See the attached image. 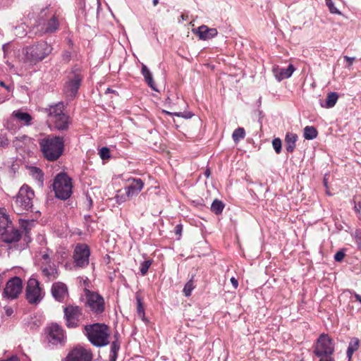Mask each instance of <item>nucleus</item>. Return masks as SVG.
<instances>
[{
  "instance_id": "1",
  "label": "nucleus",
  "mask_w": 361,
  "mask_h": 361,
  "mask_svg": "<svg viewBox=\"0 0 361 361\" xmlns=\"http://www.w3.org/2000/svg\"><path fill=\"white\" fill-rule=\"evenodd\" d=\"M53 51V47L44 40H40L23 49L22 54L25 63L36 65L47 58Z\"/></svg>"
},
{
  "instance_id": "2",
  "label": "nucleus",
  "mask_w": 361,
  "mask_h": 361,
  "mask_svg": "<svg viewBox=\"0 0 361 361\" xmlns=\"http://www.w3.org/2000/svg\"><path fill=\"white\" fill-rule=\"evenodd\" d=\"M44 157L48 161L57 160L63 154L64 140L63 137L47 135L39 141Z\"/></svg>"
},
{
  "instance_id": "3",
  "label": "nucleus",
  "mask_w": 361,
  "mask_h": 361,
  "mask_svg": "<svg viewBox=\"0 0 361 361\" xmlns=\"http://www.w3.org/2000/svg\"><path fill=\"white\" fill-rule=\"evenodd\" d=\"M46 112L48 114V122L54 129L63 131L68 128L71 118L65 112L63 102L50 105L46 109Z\"/></svg>"
},
{
  "instance_id": "4",
  "label": "nucleus",
  "mask_w": 361,
  "mask_h": 361,
  "mask_svg": "<svg viewBox=\"0 0 361 361\" xmlns=\"http://www.w3.org/2000/svg\"><path fill=\"white\" fill-rule=\"evenodd\" d=\"M86 335L92 344L97 347H102L109 343L110 330L104 324L96 323L85 326Z\"/></svg>"
},
{
  "instance_id": "5",
  "label": "nucleus",
  "mask_w": 361,
  "mask_h": 361,
  "mask_svg": "<svg viewBox=\"0 0 361 361\" xmlns=\"http://www.w3.org/2000/svg\"><path fill=\"white\" fill-rule=\"evenodd\" d=\"M59 26L58 18L54 13L46 9L40 13L39 19L35 26V32L39 36L51 34L58 30Z\"/></svg>"
},
{
  "instance_id": "6",
  "label": "nucleus",
  "mask_w": 361,
  "mask_h": 361,
  "mask_svg": "<svg viewBox=\"0 0 361 361\" xmlns=\"http://www.w3.org/2000/svg\"><path fill=\"white\" fill-rule=\"evenodd\" d=\"M35 193L33 190L27 185L24 184L20 188L12 204L18 214H23L32 210Z\"/></svg>"
},
{
  "instance_id": "7",
  "label": "nucleus",
  "mask_w": 361,
  "mask_h": 361,
  "mask_svg": "<svg viewBox=\"0 0 361 361\" xmlns=\"http://www.w3.org/2000/svg\"><path fill=\"white\" fill-rule=\"evenodd\" d=\"M82 79V71L79 67H74L68 73L63 88V92L68 99L71 100L75 97Z\"/></svg>"
},
{
  "instance_id": "8",
  "label": "nucleus",
  "mask_w": 361,
  "mask_h": 361,
  "mask_svg": "<svg viewBox=\"0 0 361 361\" xmlns=\"http://www.w3.org/2000/svg\"><path fill=\"white\" fill-rule=\"evenodd\" d=\"M52 186L55 196L58 199L66 200L73 193L72 179L65 173H60L56 176Z\"/></svg>"
},
{
  "instance_id": "9",
  "label": "nucleus",
  "mask_w": 361,
  "mask_h": 361,
  "mask_svg": "<svg viewBox=\"0 0 361 361\" xmlns=\"http://www.w3.org/2000/svg\"><path fill=\"white\" fill-rule=\"evenodd\" d=\"M49 250L42 253L39 261V269L42 275L48 281H54L59 277V272L56 264L51 261Z\"/></svg>"
},
{
  "instance_id": "10",
  "label": "nucleus",
  "mask_w": 361,
  "mask_h": 361,
  "mask_svg": "<svg viewBox=\"0 0 361 361\" xmlns=\"http://www.w3.org/2000/svg\"><path fill=\"white\" fill-rule=\"evenodd\" d=\"M45 292L38 280L30 278L25 288V298L31 305L39 304L44 298Z\"/></svg>"
},
{
  "instance_id": "11",
  "label": "nucleus",
  "mask_w": 361,
  "mask_h": 361,
  "mask_svg": "<svg viewBox=\"0 0 361 361\" xmlns=\"http://www.w3.org/2000/svg\"><path fill=\"white\" fill-rule=\"evenodd\" d=\"M334 341L327 334H322L317 338L314 353L319 357H327L329 358L334 353Z\"/></svg>"
},
{
  "instance_id": "12",
  "label": "nucleus",
  "mask_w": 361,
  "mask_h": 361,
  "mask_svg": "<svg viewBox=\"0 0 361 361\" xmlns=\"http://www.w3.org/2000/svg\"><path fill=\"white\" fill-rule=\"evenodd\" d=\"M90 249L85 243H78L73 254L74 267L76 268H85L90 263Z\"/></svg>"
},
{
  "instance_id": "13",
  "label": "nucleus",
  "mask_w": 361,
  "mask_h": 361,
  "mask_svg": "<svg viewBox=\"0 0 361 361\" xmlns=\"http://www.w3.org/2000/svg\"><path fill=\"white\" fill-rule=\"evenodd\" d=\"M63 312L67 327H77L82 316L81 308L78 306L68 305L64 307Z\"/></svg>"
},
{
  "instance_id": "14",
  "label": "nucleus",
  "mask_w": 361,
  "mask_h": 361,
  "mask_svg": "<svg viewBox=\"0 0 361 361\" xmlns=\"http://www.w3.org/2000/svg\"><path fill=\"white\" fill-rule=\"evenodd\" d=\"M86 296L87 305L92 312L99 314L104 311V299L100 294L87 290Z\"/></svg>"
},
{
  "instance_id": "15",
  "label": "nucleus",
  "mask_w": 361,
  "mask_h": 361,
  "mask_svg": "<svg viewBox=\"0 0 361 361\" xmlns=\"http://www.w3.org/2000/svg\"><path fill=\"white\" fill-rule=\"evenodd\" d=\"M22 289V280L18 276H14L6 283L3 296L8 299H16L21 293Z\"/></svg>"
},
{
  "instance_id": "16",
  "label": "nucleus",
  "mask_w": 361,
  "mask_h": 361,
  "mask_svg": "<svg viewBox=\"0 0 361 361\" xmlns=\"http://www.w3.org/2000/svg\"><path fill=\"white\" fill-rule=\"evenodd\" d=\"M13 145L16 149H22L23 151H30L36 147L35 140L25 135H20L13 140Z\"/></svg>"
},
{
  "instance_id": "17",
  "label": "nucleus",
  "mask_w": 361,
  "mask_h": 361,
  "mask_svg": "<svg viewBox=\"0 0 361 361\" xmlns=\"http://www.w3.org/2000/svg\"><path fill=\"white\" fill-rule=\"evenodd\" d=\"M65 334L62 328L57 324H53L49 328L48 336L49 342L56 345L64 342Z\"/></svg>"
},
{
  "instance_id": "18",
  "label": "nucleus",
  "mask_w": 361,
  "mask_h": 361,
  "mask_svg": "<svg viewBox=\"0 0 361 361\" xmlns=\"http://www.w3.org/2000/svg\"><path fill=\"white\" fill-rule=\"evenodd\" d=\"M92 354L82 348H74L68 355L67 361H91Z\"/></svg>"
},
{
  "instance_id": "19",
  "label": "nucleus",
  "mask_w": 361,
  "mask_h": 361,
  "mask_svg": "<svg viewBox=\"0 0 361 361\" xmlns=\"http://www.w3.org/2000/svg\"><path fill=\"white\" fill-rule=\"evenodd\" d=\"M51 294L59 302H63L68 297V288L62 282H56L52 285Z\"/></svg>"
},
{
  "instance_id": "20",
  "label": "nucleus",
  "mask_w": 361,
  "mask_h": 361,
  "mask_svg": "<svg viewBox=\"0 0 361 361\" xmlns=\"http://www.w3.org/2000/svg\"><path fill=\"white\" fill-rule=\"evenodd\" d=\"M2 240L6 243H13L19 241L21 238V232L19 229L9 226L4 233L1 235Z\"/></svg>"
},
{
  "instance_id": "21",
  "label": "nucleus",
  "mask_w": 361,
  "mask_h": 361,
  "mask_svg": "<svg viewBox=\"0 0 361 361\" xmlns=\"http://www.w3.org/2000/svg\"><path fill=\"white\" fill-rule=\"evenodd\" d=\"M193 32L197 34L199 38L202 40L212 39L218 34V31L216 28H209L204 25L200 26L197 30H193Z\"/></svg>"
},
{
  "instance_id": "22",
  "label": "nucleus",
  "mask_w": 361,
  "mask_h": 361,
  "mask_svg": "<svg viewBox=\"0 0 361 361\" xmlns=\"http://www.w3.org/2000/svg\"><path fill=\"white\" fill-rule=\"evenodd\" d=\"M131 183L126 188V193L128 198L138 195L144 187V183L140 178H132Z\"/></svg>"
},
{
  "instance_id": "23",
  "label": "nucleus",
  "mask_w": 361,
  "mask_h": 361,
  "mask_svg": "<svg viewBox=\"0 0 361 361\" xmlns=\"http://www.w3.org/2000/svg\"><path fill=\"white\" fill-rule=\"evenodd\" d=\"M13 116L17 120L20 127L30 126L32 124V116L27 112L21 109L16 110L12 112Z\"/></svg>"
},
{
  "instance_id": "24",
  "label": "nucleus",
  "mask_w": 361,
  "mask_h": 361,
  "mask_svg": "<svg viewBox=\"0 0 361 361\" xmlns=\"http://www.w3.org/2000/svg\"><path fill=\"white\" fill-rule=\"evenodd\" d=\"M294 71L295 68L293 64H289L286 68H279V66L274 67L273 68V72L278 81L289 78Z\"/></svg>"
},
{
  "instance_id": "25",
  "label": "nucleus",
  "mask_w": 361,
  "mask_h": 361,
  "mask_svg": "<svg viewBox=\"0 0 361 361\" xmlns=\"http://www.w3.org/2000/svg\"><path fill=\"white\" fill-rule=\"evenodd\" d=\"M298 135L295 133L288 132L285 137L286 150L288 153H292L296 147Z\"/></svg>"
},
{
  "instance_id": "26",
  "label": "nucleus",
  "mask_w": 361,
  "mask_h": 361,
  "mask_svg": "<svg viewBox=\"0 0 361 361\" xmlns=\"http://www.w3.org/2000/svg\"><path fill=\"white\" fill-rule=\"evenodd\" d=\"M11 225V221L5 208H0V235Z\"/></svg>"
},
{
  "instance_id": "27",
  "label": "nucleus",
  "mask_w": 361,
  "mask_h": 361,
  "mask_svg": "<svg viewBox=\"0 0 361 361\" xmlns=\"http://www.w3.org/2000/svg\"><path fill=\"white\" fill-rule=\"evenodd\" d=\"M4 126L11 133H16L21 128L13 114L5 121Z\"/></svg>"
},
{
  "instance_id": "28",
  "label": "nucleus",
  "mask_w": 361,
  "mask_h": 361,
  "mask_svg": "<svg viewBox=\"0 0 361 361\" xmlns=\"http://www.w3.org/2000/svg\"><path fill=\"white\" fill-rule=\"evenodd\" d=\"M141 73L143 75L145 82L153 90L158 91L156 88L152 74L146 65L142 64Z\"/></svg>"
},
{
  "instance_id": "29",
  "label": "nucleus",
  "mask_w": 361,
  "mask_h": 361,
  "mask_svg": "<svg viewBox=\"0 0 361 361\" xmlns=\"http://www.w3.org/2000/svg\"><path fill=\"white\" fill-rule=\"evenodd\" d=\"M338 99V94L337 92H331L328 93L326 99L325 104L321 103V106L326 109H331L334 107Z\"/></svg>"
},
{
  "instance_id": "30",
  "label": "nucleus",
  "mask_w": 361,
  "mask_h": 361,
  "mask_svg": "<svg viewBox=\"0 0 361 361\" xmlns=\"http://www.w3.org/2000/svg\"><path fill=\"white\" fill-rule=\"evenodd\" d=\"M30 174L32 176V178L35 180H37L38 185L41 187L43 186L44 173H43L42 171L37 167L33 166L30 169Z\"/></svg>"
},
{
  "instance_id": "31",
  "label": "nucleus",
  "mask_w": 361,
  "mask_h": 361,
  "mask_svg": "<svg viewBox=\"0 0 361 361\" xmlns=\"http://www.w3.org/2000/svg\"><path fill=\"white\" fill-rule=\"evenodd\" d=\"M359 345H360V341L358 338H353L350 340L348 350H347V353H346L347 357H348L349 360L351 359L353 353L356 350H357V349L359 348Z\"/></svg>"
},
{
  "instance_id": "32",
  "label": "nucleus",
  "mask_w": 361,
  "mask_h": 361,
  "mask_svg": "<svg viewBox=\"0 0 361 361\" xmlns=\"http://www.w3.org/2000/svg\"><path fill=\"white\" fill-rule=\"evenodd\" d=\"M120 349V343L116 340L111 343V350L109 355V361H116L118 357V352Z\"/></svg>"
},
{
  "instance_id": "33",
  "label": "nucleus",
  "mask_w": 361,
  "mask_h": 361,
  "mask_svg": "<svg viewBox=\"0 0 361 361\" xmlns=\"http://www.w3.org/2000/svg\"><path fill=\"white\" fill-rule=\"evenodd\" d=\"M317 136V130L313 126H306L304 128V137L306 140H313Z\"/></svg>"
},
{
  "instance_id": "34",
  "label": "nucleus",
  "mask_w": 361,
  "mask_h": 361,
  "mask_svg": "<svg viewBox=\"0 0 361 361\" xmlns=\"http://www.w3.org/2000/svg\"><path fill=\"white\" fill-rule=\"evenodd\" d=\"M224 206V204L221 200L216 199L211 205V210L215 214L218 215L222 213Z\"/></svg>"
},
{
  "instance_id": "35",
  "label": "nucleus",
  "mask_w": 361,
  "mask_h": 361,
  "mask_svg": "<svg viewBox=\"0 0 361 361\" xmlns=\"http://www.w3.org/2000/svg\"><path fill=\"white\" fill-rule=\"evenodd\" d=\"M16 47L14 44L11 42L4 44L2 46V50L4 52V59L8 58L12 53H14Z\"/></svg>"
},
{
  "instance_id": "36",
  "label": "nucleus",
  "mask_w": 361,
  "mask_h": 361,
  "mask_svg": "<svg viewBox=\"0 0 361 361\" xmlns=\"http://www.w3.org/2000/svg\"><path fill=\"white\" fill-rule=\"evenodd\" d=\"M245 136V131L244 128L241 127L236 128L232 134V138L235 143L238 142L240 140L243 139Z\"/></svg>"
},
{
  "instance_id": "37",
  "label": "nucleus",
  "mask_w": 361,
  "mask_h": 361,
  "mask_svg": "<svg viewBox=\"0 0 361 361\" xmlns=\"http://www.w3.org/2000/svg\"><path fill=\"white\" fill-rule=\"evenodd\" d=\"M27 25L24 23H21L15 27L14 34L18 37H23L27 34Z\"/></svg>"
},
{
  "instance_id": "38",
  "label": "nucleus",
  "mask_w": 361,
  "mask_h": 361,
  "mask_svg": "<svg viewBox=\"0 0 361 361\" xmlns=\"http://www.w3.org/2000/svg\"><path fill=\"white\" fill-rule=\"evenodd\" d=\"M152 264V259L145 260L140 264V271L142 276H145L147 274L148 269Z\"/></svg>"
},
{
  "instance_id": "39",
  "label": "nucleus",
  "mask_w": 361,
  "mask_h": 361,
  "mask_svg": "<svg viewBox=\"0 0 361 361\" xmlns=\"http://www.w3.org/2000/svg\"><path fill=\"white\" fill-rule=\"evenodd\" d=\"M164 113L166 114H168V115H173V116H178V117H183V118H190L193 116V114L191 112H184V113H183V112H175V113H171L170 111L164 110Z\"/></svg>"
},
{
  "instance_id": "40",
  "label": "nucleus",
  "mask_w": 361,
  "mask_h": 361,
  "mask_svg": "<svg viewBox=\"0 0 361 361\" xmlns=\"http://www.w3.org/2000/svg\"><path fill=\"white\" fill-rule=\"evenodd\" d=\"M272 146L276 154H280L281 152L282 142L279 137L273 139Z\"/></svg>"
},
{
  "instance_id": "41",
  "label": "nucleus",
  "mask_w": 361,
  "mask_h": 361,
  "mask_svg": "<svg viewBox=\"0 0 361 361\" xmlns=\"http://www.w3.org/2000/svg\"><path fill=\"white\" fill-rule=\"evenodd\" d=\"M325 1L331 13L341 15V12L335 6L332 0H325Z\"/></svg>"
},
{
  "instance_id": "42",
  "label": "nucleus",
  "mask_w": 361,
  "mask_h": 361,
  "mask_svg": "<svg viewBox=\"0 0 361 361\" xmlns=\"http://www.w3.org/2000/svg\"><path fill=\"white\" fill-rule=\"evenodd\" d=\"M195 286H193V282L192 281L187 282L183 288L184 295L186 297L190 296Z\"/></svg>"
},
{
  "instance_id": "43",
  "label": "nucleus",
  "mask_w": 361,
  "mask_h": 361,
  "mask_svg": "<svg viewBox=\"0 0 361 361\" xmlns=\"http://www.w3.org/2000/svg\"><path fill=\"white\" fill-rule=\"evenodd\" d=\"M99 156L102 160L107 159L110 157L109 149L106 147H103L99 150Z\"/></svg>"
},
{
  "instance_id": "44",
  "label": "nucleus",
  "mask_w": 361,
  "mask_h": 361,
  "mask_svg": "<svg viewBox=\"0 0 361 361\" xmlns=\"http://www.w3.org/2000/svg\"><path fill=\"white\" fill-rule=\"evenodd\" d=\"M136 300H137V314L140 315V316H144L145 315V311H144V307H143V305H142V300L140 297H136Z\"/></svg>"
},
{
  "instance_id": "45",
  "label": "nucleus",
  "mask_w": 361,
  "mask_h": 361,
  "mask_svg": "<svg viewBox=\"0 0 361 361\" xmlns=\"http://www.w3.org/2000/svg\"><path fill=\"white\" fill-rule=\"evenodd\" d=\"M8 144H9L8 139L4 135H1L0 136V147H7L8 145Z\"/></svg>"
},
{
  "instance_id": "46",
  "label": "nucleus",
  "mask_w": 361,
  "mask_h": 361,
  "mask_svg": "<svg viewBox=\"0 0 361 361\" xmlns=\"http://www.w3.org/2000/svg\"><path fill=\"white\" fill-rule=\"evenodd\" d=\"M345 257V253L343 251H338L334 255V259L336 262H341Z\"/></svg>"
},
{
  "instance_id": "47",
  "label": "nucleus",
  "mask_w": 361,
  "mask_h": 361,
  "mask_svg": "<svg viewBox=\"0 0 361 361\" xmlns=\"http://www.w3.org/2000/svg\"><path fill=\"white\" fill-rule=\"evenodd\" d=\"M71 59V53L68 51H64L62 54V59L65 62H68Z\"/></svg>"
},
{
  "instance_id": "48",
  "label": "nucleus",
  "mask_w": 361,
  "mask_h": 361,
  "mask_svg": "<svg viewBox=\"0 0 361 361\" xmlns=\"http://www.w3.org/2000/svg\"><path fill=\"white\" fill-rule=\"evenodd\" d=\"M0 86L4 87L8 92H11L13 89V87L12 85H6L3 81H0Z\"/></svg>"
},
{
  "instance_id": "49",
  "label": "nucleus",
  "mask_w": 361,
  "mask_h": 361,
  "mask_svg": "<svg viewBox=\"0 0 361 361\" xmlns=\"http://www.w3.org/2000/svg\"><path fill=\"white\" fill-rule=\"evenodd\" d=\"M344 59L348 63V66H350L353 61H355V58L354 57H350V56H344Z\"/></svg>"
},
{
  "instance_id": "50",
  "label": "nucleus",
  "mask_w": 361,
  "mask_h": 361,
  "mask_svg": "<svg viewBox=\"0 0 361 361\" xmlns=\"http://www.w3.org/2000/svg\"><path fill=\"white\" fill-rule=\"evenodd\" d=\"M354 209L357 213H359L361 210V201L356 202L355 200Z\"/></svg>"
},
{
  "instance_id": "51",
  "label": "nucleus",
  "mask_w": 361,
  "mask_h": 361,
  "mask_svg": "<svg viewBox=\"0 0 361 361\" xmlns=\"http://www.w3.org/2000/svg\"><path fill=\"white\" fill-rule=\"evenodd\" d=\"M1 361H20V360L16 355H13L7 359H4Z\"/></svg>"
},
{
  "instance_id": "52",
  "label": "nucleus",
  "mask_w": 361,
  "mask_h": 361,
  "mask_svg": "<svg viewBox=\"0 0 361 361\" xmlns=\"http://www.w3.org/2000/svg\"><path fill=\"white\" fill-rule=\"evenodd\" d=\"M231 282L233 285V286L235 288H237L238 286V280L234 278V277H232L231 279Z\"/></svg>"
},
{
  "instance_id": "53",
  "label": "nucleus",
  "mask_w": 361,
  "mask_h": 361,
  "mask_svg": "<svg viewBox=\"0 0 361 361\" xmlns=\"http://www.w3.org/2000/svg\"><path fill=\"white\" fill-rule=\"evenodd\" d=\"M353 295H354V297L355 298L356 300L361 303V295L356 293L355 292L353 293Z\"/></svg>"
},
{
  "instance_id": "54",
  "label": "nucleus",
  "mask_w": 361,
  "mask_h": 361,
  "mask_svg": "<svg viewBox=\"0 0 361 361\" xmlns=\"http://www.w3.org/2000/svg\"><path fill=\"white\" fill-rule=\"evenodd\" d=\"M8 99V95H6V96L0 95V104L4 102Z\"/></svg>"
},
{
  "instance_id": "55",
  "label": "nucleus",
  "mask_w": 361,
  "mask_h": 361,
  "mask_svg": "<svg viewBox=\"0 0 361 361\" xmlns=\"http://www.w3.org/2000/svg\"><path fill=\"white\" fill-rule=\"evenodd\" d=\"M357 245L359 249L361 250V234L357 238Z\"/></svg>"
},
{
  "instance_id": "56",
  "label": "nucleus",
  "mask_w": 361,
  "mask_h": 361,
  "mask_svg": "<svg viewBox=\"0 0 361 361\" xmlns=\"http://www.w3.org/2000/svg\"><path fill=\"white\" fill-rule=\"evenodd\" d=\"M181 230H182V227L180 225H178L176 226V233H180Z\"/></svg>"
},
{
  "instance_id": "57",
  "label": "nucleus",
  "mask_w": 361,
  "mask_h": 361,
  "mask_svg": "<svg viewBox=\"0 0 361 361\" xmlns=\"http://www.w3.org/2000/svg\"><path fill=\"white\" fill-rule=\"evenodd\" d=\"M319 361H334V360L332 357H329V358H326V360L321 358Z\"/></svg>"
},
{
  "instance_id": "58",
  "label": "nucleus",
  "mask_w": 361,
  "mask_h": 361,
  "mask_svg": "<svg viewBox=\"0 0 361 361\" xmlns=\"http://www.w3.org/2000/svg\"><path fill=\"white\" fill-rule=\"evenodd\" d=\"M12 312H13V310L9 308V309L6 310V314L7 315H11Z\"/></svg>"
},
{
  "instance_id": "59",
  "label": "nucleus",
  "mask_w": 361,
  "mask_h": 361,
  "mask_svg": "<svg viewBox=\"0 0 361 361\" xmlns=\"http://www.w3.org/2000/svg\"><path fill=\"white\" fill-rule=\"evenodd\" d=\"M153 5L156 6L159 4V0H153L152 1Z\"/></svg>"
},
{
  "instance_id": "60",
  "label": "nucleus",
  "mask_w": 361,
  "mask_h": 361,
  "mask_svg": "<svg viewBox=\"0 0 361 361\" xmlns=\"http://www.w3.org/2000/svg\"><path fill=\"white\" fill-rule=\"evenodd\" d=\"M324 186H325L326 188H328V185H327V181H326V177H324Z\"/></svg>"
},
{
  "instance_id": "61",
  "label": "nucleus",
  "mask_w": 361,
  "mask_h": 361,
  "mask_svg": "<svg viewBox=\"0 0 361 361\" xmlns=\"http://www.w3.org/2000/svg\"><path fill=\"white\" fill-rule=\"evenodd\" d=\"M115 91L114 90H111L110 88H108L106 90V92H114Z\"/></svg>"
},
{
  "instance_id": "62",
  "label": "nucleus",
  "mask_w": 361,
  "mask_h": 361,
  "mask_svg": "<svg viewBox=\"0 0 361 361\" xmlns=\"http://www.w3.org/2000/svg\"><path fill=\"white\" fill-rule=\"evenodd\" d=\"M205 175H206L207 177L209 176V171H207L205 172Z\"/></svg>"
},
{
  "instance_id": "63",
  "label": "nucleus",
  "mask_w": 361,
  "mask_h": 361,
  "mask_svg": "<svg viewBox=\"0 0 361 361\" xmlns=\"http://www.w3.org/2000/svg\"><path fill=\"white\" fill-rule=\"evenodd\" d=\"M181 18H182V19H183V20H185V16H184V15H182V16H181Z\"/></svg>"
},
{
  "instance_id": "64",
  "label": "nucleus",
  "mask_w": 361,
  "mask_h": 361,
  "mask_svg": "<svg viewBox=\"0 0 361 361\" xmlns=\"http://www.w3.org/2000/svg\"><path fill=\"white\" fill-rule=\"evenodd\" d=\"M326 193H327L329 195H331V194L329 193V191H326Z\"/></svg>"
}]
</instances>
